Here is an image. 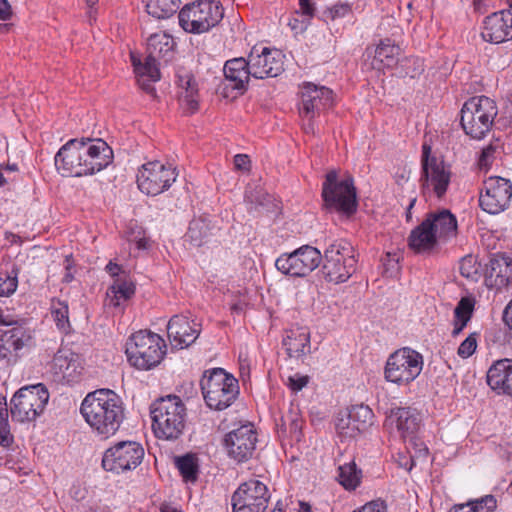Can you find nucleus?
Segmentation results:
<instances>
[{"label":"nucleus","mask_w":512,"mask_h":512,"mask_svg":"<svg viewBox=\"0 0 512 512\" xmlns=\"http://www.w3.org/2000/svg\"><path fill=\"white\" fill-rule=\"evenodd\" d=\"M299 5L303 15L308 17L314 15V3L311 0H299Z\"/></svg>","instance_id":"nucleus-57"},{"label":"nucleus","mask_w":512,"mask_h":512,"mask_svg":"<svg viewBox=\"0 0 512 512\" xmlns=\"http://www.w3.org/2000/svg\"><path fill=\"white\" fill-rule=\"evenodd\" d=\"M144 457V448L135 441H121L108 448L102 458V467L116 474L138 467Z\"/></svg>","instance_id":"nucleus-15"},{"label":"nucleus","mask_w":512,"mask_h":512,"mask_svg":"<svg viewBox=\"0 0 512 512\" xmlns=\"http://www.w3.org/2000/svg\"><path fill=\"white\" fill-rule=\"evenodd\" d=\"M234 165L238 170L246 171L250 166V159L245 154H237L234 156Z\"/></svg>","instance_id":"nucleus-56"},{"label":"nucleus","mask_w":512,"mask_h":512,"mask_svg":"<svg viewBox=\"0 0 512 512\" xmlns=\"http://www.w3.org/2000/svg\"><path fill=\"white\" fill-rule=\"evenodd\" d=\"M176 177L172 166L152 161L143 164L138 170L137 185L143 193L156 196L168 189L175 182Z\"/></svg>","instance_id":"nucleus-17"},{"label":"nucleus","mask_w":512,"mask_h":512,"mask_svg":"<svg viewBox=\"0 0 512 512\" xmlns=\"http://www.w3.org/2000/svg\"><path fill=\"white\" fill-rule=\"evenodd\" d=\"M152 429L158 439L174 441L180 438L186 426V407L180 397L168 395L150 406Z\"/></svg>","instance_id":"nucleus-3"},{"label":"nucleus","mask_w":512,"mask_h":512,"mask_svg":"<svg viewBox=\"0 0 512 512\" xmlns=\"http://www.w3.org/2000/svg\"><path fill=\"white\" fill-rule=\"evenodd\" d=\"M109 291L112 293L110 304L119 307L121 301H126L135 294V284L128 277L116 278Z\"/></svg>","instance_id":"nucleus-39"},{"label":"nucleus","mask_w":512,"mask_h":512,"mask_svg":"<svg viewBox=\"0 0 512 512\" xmlns=\"http://www.w3.org/2000/svg\"><path fill=\"white\" fill-rule=\"evenodd\" d=\"M165 354V341L151 331H137L129 337L126 343L128 362L139 370H150L156 367Z\"/></svg>","instance_id":"nucleus-4"},{"label":"nucleus","mask_w":512,"mask_h":512,"mask_svg":"<svg viewBox=\"0 0 512 512\" xmlns=\"http://www.w3.org/2000/svg\"><path fill=\"white\" fill-rule=\"evenodd\" d=\"M485 283L489 288L501 290L512 284V259L508 256L493 255L487 266Z\"/></svg>","instance_id":"nucleus-26"},{"label":"nucleus","mask_w":512,"mask_h":512,"mask_svg":"<svg viewBox=\"0 0 512 512\" xmlns=\"http://www.w3.org/2000/svg\"><path fill=\"white\" fill-rule=\"evenodd\" d=\"M449 512H473V508L471 504L465 503V504H456L454 505Z\"/></svg>","instance_id":"nucleus-63"},{"label":"nucleus","mask_w":512,"mask_h":512,"mask_svg":"<svg viewBox=\"0 0 512 512\" xmlns=\"http://www.w3.org/2000/svg\"><path fill=\"white\" fill-rule=\"evenodd\" d=\"M175 463L185 482L194 483L197 480L199 468L194 455L187 454L177 457Z\"/></svg>","instance_id":"nucleus-41"},{"label":"nucleus","mask_w":512,"mask_h":512,"mask_svg":"<svg viewBox=\"0 0 512 512\" xmlns=\"http://www.w3.org/2000/svg\"><path fill=\"white\" fill-rule=\"evenodd\" d=\"M373 417V411L369 406L355 405L347 411L338 413L335 419V428L340 437L352 439L372 425Z\"/></svg>","instance_id":"nucleus-19"},{"label":"nucleus","mask_w":512,"mask_h":512,"mask_svg":"<svg viewBox=\"0 0 512 512\" xmlns=\"http://www.w3.org/2000/svg\"><path fill=\"white\" fill-rule=\"evenodd\" d=\"M69 309L68 305L65 302L60 300L53 302L52 304V316L56 323V326L64 333H67L70 330V322H69Z\"/></svg>","instance_id":"nucleus-42"},{"label":"nucleus","mask_w":512,"mask_h":512,"mask_svg":"<svg viewBox=\"0 0 512 512\" xmlns=\"http://www.w3.org/2000/svg\"><path fill=\"white\" fill-rule=\"evenodd\" d=\"M180 0H145V8L149 15L157 19H167L179 9Z\"/></svg>","instance_id":"nucleus-37"},{"label":"nucleus","mask_w":512,"mask_h":512,"mask_svg":"<svg viewBox=\"0 0 512 512\" xmlns=\"http://www.w3.org/2000/svg\"><path fill=\"white\" fill-rule=\"evenodd\" d=\"M175 42L165 32L154 33L147 40L148 57H152V64H157V59L169 61L173 54Z\"/></svg>","instance_id":"nucleus-33"},{"label":"nucleus","mask_w":512,"mask_h":512,"mask_svg":"<svg viewBox=\"0 0 512 512\" xmlns=\"http://www.w3.org/2000/svg\"><path fill=\"white\" fill-rule=\"evenodd\" d=\"M300 115L303 118L313 119L321 110L332 105V90L325 86H318L307 82L301 87Z\"/></svg>","instance_id":"nucleus-22"},{"label":"nucleus","mask_w":512,"mask_h":512,"mask_svg":"<svg viewBox=\"0 0 512 512\" xmlns=\"http://www.w3.org/2000/svg\"><path fill=\"white\" fill-rule=\"evenodd\" d=\"M424 222H430L431 231L438 241H447L457 234V219L447 209L427 214Z\"/></svg>","instance_id":"nucleus-28"},{"label":"nucleus","mask_w":512,"mask_h":512,"mask_svg":"<svg viewBox=\"0 0 512 512\" xmlns=\"http://www.w3.org/2000/svg\"><path fill=\"white\" fill-rule=\"evenodd\" d=\"M257 443L258 433L251 423L233 429L223 439L228 457L236 463H245L253 458Z\"/></svg>","instance_id":"nucleus-16"},{"label":"nucleus","mask_w":512,"mask_h":512,"mask_svg":"<svg viewBox=\"0 0 512 512\" xmlns=\"http://www.w3.org/2000/svg\"><path fill=\"white\" fill-rule=\"evenodd\" d=\"M474 305V299L470 297L461 298L454 309V317L458 319H465L466 317L467 321H470L473 314Z\"/></svg>","instance_id":"nucleus-44"},{"label":"nucleus","mask_w":512,"mask_h":512,"mask_svg":"<svg viewBox=\"0 0 512 512\" xmlns=\"http://www.w3.org/2000/svg\"><path fill=\"white\" fill-rule=\"evenodd\" d=\"M269 196L265 193H263L261 190H248L245 194V199L248 203L255 205V209L258 208V206H265L266 202L268 201Z\"/></svg>","instance_id":"nucleus-49"},{"label":"nucleus","mask_w":512,"mask_h":512,"mask_svg":"<svg viewBox=\"0 0 512 512\" xmlns=\"http://www.w3.org/2000/svg\"><path fill=\"white\" fill-rule=\"evenodd\" d=\"M354 512H386V505L381 500H373Z\"/></svg>","instance_id":"nucleus-52"},{"label":"nucleus","mask_w":512,"mask_h":512,"mask_svg":"<svg viewBox=\"0 0 512 512\" xmlns=\"http://www.w3.org/2000/svg\"><path fill=\"white\" fill-rule=\"evenodd\" d=\"M421 415L412 407L391 408L386 416V425L395 427L404 439L413 438L421 426Z\"/></svg>","instance_id":"nucleus-24"},{"label":"nucleus","mask_w":512,"mask_h":512,"mask_svg":"<svg viewBox=\"0 0 512 512\" xmlns=\"http://www.w3.org/2000/svg\"><path fill=\"white\" fill-rule=\"evenodd\" d=\"M351 12L349 4H336L334 5L329 13L332 19L343 18Z\"/></svg>","instance_id":"nucleus-54"},{"label":"nucleus","mask_w":512,"mask_h":512,"mask_svg":"<svg viewBox=\"0 0 512 512\" xmlns=\"http://www.w3.org/2000/svg\"><path fill=\"white\" fill-rule=\"evenodd\" d=\"M168 337L174 347L183 349L196 341L200 334V324L190 322L186 316L174 315L167 325Z\"/></svg>","instance_id":"nucleus-25"},{"label":"nucleus","mask_w":512,"mask_h":512,"mask_svg":"<svg viewBox=\"0 0 512 512\" xmlns=\"http://www.w3.org/2000/svg\"><path fill=\"white\" fill-rule=\"evenodd\" d=\"M487 383L498 393L512 395V360L496 361L487 372Z\"/></svg>","instance_id":"nucleus-29"},{"label":"nucleus","mask_w":512,"mask_h":512,"mask_svg":"<svg viewBox=\"0 0 512 512\" xmlns=\"http://www.w3.org/2000/svg\"><path fill=\"white\" fill-rule=\"evenodd\" d=\"M322 274L335 284L346 282L356 271V256L352 245L340 240L331 243L322 257Z\"/></svg>","instance_id":"nucleus-8"},{"label":"nucleus","mask_w":512,"mask_h":512,"mask_svg":"<svg viewBox=\"0 0 512 512\" xmlns=\"http://www.w3.org/2000/svg\"><path fill=\"white\" fill-rule=\"evenodd\" d=\"M460 273L471 281H478L481 276V264L477 262L475 257L466 256L460 262Z\"/></svg>","instance_id":"nucleus-43"},{"label":"nucleus","mask_w":512,"mask_h":512,"mask_svg":"<svg viewBox=\"0 0 512 512\" xmlns=\"http://www.w3.org/2000/svg\"><path fill=\"white\" fill-rule=\"evenodd\" d=\"M270 498L271 494L265 483L250 479L233 492L232 512H265Z\"/></svg>","instance_id":"nucleus-14"},{"label":"nucleus","mask_w":512,"mask_h":512,"mask_svg":"<svg viewBox=\"0 0 512 512\" xmlns=\"http://www.w3.org/2000/svg\"><path fill=\"white\" fill-rule=\"evenodd\" d=\"M106 271L114 280L120 277H128L126 272L117 263H113L112 261L106 265Z\"/></svg>","instance_id":"nucleus-55"},{"label":"nucleus","mask_w":512,"mask_h":512,"mask_svg":"<svg viewBox=\"0 0 512 512\" xmlns=\"http://www.w3.org/2000/svg\"><path fill=\"white\" fill-rule=\"evenodd\" d=\"M65 275L63 277V282L70 283L74 279V275L72 273V255H67L65 258Z\"/></svg>","instance_id":"nucleus-58"},{"label":"nucleus","mask_w":512,"mask_h":512,"mask_svg":"<svg viewBox=\"0 0 512 512\" xmlns=\"http://www.w3.org/2000/svg\"><path fill=\"white\" fill-rule=\"evenodd\" d=\"M503 320L505 324L512 329V300L509 302V304L506 306L504 312H503Z\"/></svg>","instance_id":"nucleus-62"},{"label":"nucleus","mask_w":512,"mask_h":512,"mask_svg":"<svg viewBox=\"0 0 512 512\" xmlns=\"http://www.w3.org/2000/svg\"><path fill=\"white\" fill-rule=\"evenodd\" d=\"M512 197V185L508 179L493 176L484 181L479 197L480 207L489 214L504 211Z\"/></svg>","instance_id":"nucleus-18"},{"label":"nucleus","mask_w":512,"mask_h":512,"mask_svg":"<svg viewBox=\"0 0 512 512\" xmlns=\"http://www.w3.org/2000/svg\"><path fill=\"white\" fill-rule=\"evenodd\" d=\"M409 247L416 253H429L438 243V239L431 231L430 222L422 221L415 227L408 237Z\"/></svg>","instance_id":"nucleus-32"},{"label":"nucleus","mask_w":512,"mask_h":512,"mask_svg":"<svg viewBox=\"0 0 512 512\" xmlns=\"http://www.w3.org/2000/svg\"><path fill=\"white\" fill-rule=\"evenodd\" d=\"M450 166L443 159L431 155L428 144L422 146L420 188L424 196L435 195L438 199L445 196L451 182Z\"/></svg>","instance_id":"nucleus-7"},{"label":"nucleus","mask_w":512,"mask_h":512,"mask_svg":"<svg viewBox=\"0 0 512 512\" xmlns=\"http://www.w3.org/2000/svg\"><path fill=\"white\" fill-rule=\"evenodd\" d=\"M14 441L13 435L10 432L9 423L0 425V445L4 448H9Z\"/></svg>","instance_id":"nucleus-53"},{"label":"nucleus","mask_w":512,"mask_h":512,"mask_svg":"<svg viewBox=\"0 0 512 512\" xmlns=\"http://www.w3.org/2000/svg\"><path fill=\"white\" fill-rule=\"evenodd\" d=\"M48 400L49 392L41 383L20 388L10 401L12 419L21 423L34 421L43 413Z\"/></svg>","instance_id":"nucleus-11"},{"label":"nucleus","mask_w":512,"mask_h":512,"mask_svg":"<svg viewBox=\"0 0 512 512\" xmlns=\"http://www.w3.org/2000/svg\"><path fill=\"white\" fill-rule=\"evenodd\" d=\"M361 478L362 471L357 468L354 461L340 465L338 468V482L348 491L355 490L360 485Z\"/></svg>","instance_id":"nucleus-40"},{"label":"nucleus","mask_w":512,"mask_h":512,"mask_svg":"<svg viewBox=\"0 0 512 512\" xmlns=\"http://www.w3.org/2000/svg\"><path fill=\"white\" fill-rule=\"evenodd\" d=\"M251 75L257 79L276 77L283 71L282 54L279 50L254 46L249 55Z\"/></svg>","instance_id":"nucleus-20"},{"label":"nucleus","mask_w":512,"mask_h":512,"mask_svg":"<svg viewBox=\"0 0 512 512\" xmlns=\"http://www.w3.org/2000/svg\"><path fill=\"white\" fill-rule=\"evenodd\" d=\"M180 86L183 91L180 93L179 100L186 113H194L198 110V90L195 80L186 76L180 79Z\"/></svg>","instance_id":"nucleus-36"},{"label":"nucleus","mask_w":512,"mask_h":512,"mask_svg":"<svg viewBox=\"0 0 512 512\" xmlns=\"http://www.w3.org/2000/svg\"><path fill=\"white\" fill-rule=\"evenodd\" d=\"M180 26L189 33L201 34L216 26L223 18L218 2L200 0L184 6L178 15Z\"/></svg>","instance_id":"nucleus-9"},{"label":"nucleus","mask_w":512,"mask_h":512,"mask_svg":"<svg viewBox=\"0 0 512 512\" xmlns=\"http://www.w3.org/2000/svg\"><path fill=\"white\" fill-rule=\"evenodd\" d=\"M478 333H471L458 347L457 354L462 359L472 356L477 348Z\"/></svg>","instance_id":"nucleus-46"},{"label":"nucleus","mask_w":512,"mask_h":512,"mask_svg":"<svg viewBox=\"0 0 512 512\" xmlns=\"http://www.w3.org/2000/svg\"><path fill=\"white\" fill-rule=\"evenodd\" d=\"M322 261L321 252L310 245H303L291 253L281 254L275 261L276 269L284 275L305 277Z\"/></svg>","instance_id":"nucleus-13"},{"label":"nucleus","mask_w":512,"mask_h":512,"mask_svg":"<svg viewBox=\"0 0 512 512\" xmlns=\"http://www.w3.org/2000/svg\"><path fill=\"white\" fill-rule=\"evenodd\" d=\"M131 62L139 87L147 94L155 96L156 90L153 83L160 79L158 65L152 64V57L148 56L142 63L140 57L134 53H131Z\"/></svg>","instance_id":"nucleus-27"},{"label":"nucleus","mask_w":512,"mask_h":512,"mask_svg":"<svg viewBox=\"0 0 512 512\" xmlns=\"http://www.w3.org/2000/svg\"><path fill=\"white\" fill-rule=\"evenodd\" d=\"M210 235V221L205 218H196L190 222L185 237L186 241H189L193 246L200 247Z\"/></svg>","instance_id":"nucleus-38"},{"label":"nucleus","mask_w":512,"mask_h":512,"mask_svg":"<svg viewBox=\"0 0 512 512\" xmlns=\"http://www.w3.org/2000/svg\"><path fill=\"white\" fill-rule=\"evenodd\" d=\"M282 426L286 429H289L291 436L299 441L301 437V427L302 422L297 413H291L286 417L282 418Z\"/></svg>","instance_id":"nucleus-45"},{"label":"nucleus","mask_w":512,"mask_h":512,"mask_svg":"<svg viewBox=\"0 0 512 512\" xmlns=\"http://www.w3.org/2000/svg\"><path fill=\"white\" fill-rule=\"evenodd\" d=\"M322 197L327 208L335 209L347 216L355 213L357 209L353 179L348 177L339 181L335 170L326 174V179L322 185Z\"/></svg>","instance_id":"nucleus-12"},{"label":"nucleus","mask_w":512,"mask_h":512,"mask_svg":"<svg viewBox=\"0 0 512 512\" xmlns=\"http://www.w3.org/2000/svg\"><path fill=\"white\" fill-rule=\"evenodd\" d=\"M11 6L7 0H0V19L6 21L11 17Z\"/></svg>","instance_id":"nucleus-59"},{"label":"nucleus","mask_w":512,"mask_h":512,"mask_svg":"<svg viewBox=\"0 0 512 512\" xmlns=\"http://www.w3.org/2000/svg\"><path fill=\"white\" fill-rule=\"evenodd\" d=\"M4 349H13L15 356L23 348L30 347L33 344V332L26 326V320L20 325L6 330L2 335Z\"/></svg>","instance_id":"nucleus-31"},{"label":"nucleus","mask_w":512,"mask_h":512,"mask_svg":"<svg viewBox=\"0 0 512 512\" xmlns=\"http://www.w3.org/2000/svg\"><path fill=\"white\" fill-rule=\"evenodd\" d=\"M308 383V376H303L300 374H295L288 378V384L291 390L294 392H298L302 390Z\"/></svg>","instance_id":"nucleus-51"},{"label":"nucleus","mask_w":512,"mask_h":512,"mask_svg":"<svg viewBox=\"0 0 512 512\" xmlns=\"http://www.w3.org/2000/svg\"><path fill=\"white\" fill-rule=\"evenodd\" d=\"M8 423V408L5 398L0 399V425Z\"/></svg>","instance_id":"nucleus-61"},{"label":"nucleus","mask_w":512,"mask_h":512,"mask_svg":"<svg viewBox=\"0 0 512 512\" xmlns=\"http://www.w3.org/2000/svg\"><path fill=\"white\" fill-rule=\"evenodd\" d=\"M282 343L289 357L300 358L310 352V333L304 328L291 330Z\"/></svg>","instance_id":"nucleus-34"},{"label":"nucleus","mask_w":512,"mask_h":512,"mask_svg":"<svg viewBox=\"0 0 512 512\" xmlns=\"http://www.w3.org/2000/svg\"><path fill=\"white\" fill-rule=\"evenodd\" d=\"M25 319L19 318L18 316L9 312H0V325L7 327H15L24 322Z\"/></svg>","instance_id":"nucleus-50"},{"label":"nucleus","mask_w":512,"mask_h":512,"mask_svg":"<svg viewBox=\"0 0 512 512\" xmlns=\"http://www.w3.org/2000/svg\"><path fill=\"white\" fill-rule=\"evenodd\" d=\"M423 365V356L419 352L410 347H403L388 357L384 377L388 382L406 385L420 375Z\"/></svg>","instance_id":"nucleus-10"},{"label":"nucleus","mask_w":512,"mask_h":512,"mask_svg":"<svg viewBox=\"0 0 512 512\" xmlns=\"http://www.w3.org/2000/svg\"><path fill=\"white\" fill-rule=\"evenodd\" d=\"M200 385L207 406L217 411L231 406L239 395L238 380L222 368L206 372Z\"/></svg>","instance_id":"nucleus-5"},{"label":"nucleus","mask_w":512,"mask_h":512,"mask_svg":"<svg viewBox=\"0 0 512 512\" xmlns=\"http://www.w3.org/2000/svg\"><path fill=\"white\" fill-rule=\"evenodd\" d=\"M469 503L473 508V512H493L497 507V501L492 495H487Z\"/></svg>","instance_id":"nucleus-48"},{"label":"nucleus","mask_w":512,"mask_h":512,"mask_svg":"<svg viewBox=\"0 0 512 512\" xmlns=\"http://www.w3.org/2000/svg\"><path fill=\"white\" fill-rule=\"evenodd\" d=\"M18 286L17 274H6L5 277L0 276V296H10L16 291Z\"/></svg>","instance_id":"nucleus-47"},{"label":"nucleus","mask_w":512,"mask_h":512,"mask_svg":"<svg viewBox=\"0 0 512 512\" xmlns=\"http://www.w3.org/2000/svg\"><path fill=\"white\" fill-rule=\"evenodd\" d=\"M481 37L484 41L499 44L512 39V12L503 9L493 12L483 20Z\"/></svg>","instance_id":"nucleus-23"},{"label":"nucleus","mask_w":512,"mask_h":512,"mask_svg":"<svg viewBox=\"0 0 512 512\" xmlns=\"http://www.w3.org/2000/svg\"><path fill=\"white\" fill-rule=\"evenodd\" d=\"M495 149L492 146H488L487 148L483 149L481 157H480V163L486 164L487 161L492 157Z\"/></svg>","instance_id":"nucleus-64"},{"label":"nucleus","mask_w":512,"mask_h":512,"mask_svg":"<svg viewBox=\"0 0 512 512\" xmlns=\"http://www.w3.org/2000/svg\"><path fill=\"white\" fill-rule=\"evenodd\" d=\"M52 371L59 381L69 383L80 373L79 363L73 353L58 351L52 361Z\"/></svg>","instance_id":"nucleus-30"},{"label":"nucleus","mask_w":512,"mask_h":512,"mask_svg":"<svg viewBox=\"0 0 512 512\" xmlns=\"http://www.w3.org/2000/svg\"><path fill=\"white\" fill-rule=\"evenodd\" d=\"M80 413L101 439L113 436L124 420L122 400L111 389H98L88 393L81 403Z\"/></svg>","instance_id":"nucleus-2"},{"label":"nucleus","mask_w":512,"mask_h":512,"mask_svg":"<svg viewBox=\"0 0 512 512\" xmlns=\"http://www.w3.org/2000/svg\"><path fill=\"white\" fill-rule=\"evenodd\" d=\"M113 150L102 139H71L55 155V166L62 176L93 175L109 166Z\"/></svg>","instance_id":"nucleus-1"},{"label":"nucleus","mask_w":512,"mask_h":512,"mask_svg":"<svg viewBox=\"0 0 512 512\" xmlns=\"http://www.w3.org/2000/svg\"><path fill=\"white\" fill-rule=\"evenodd\" d=\"M223 72V96L235 98L238 94H243L252 76L249 60L243 57L230 59L226 61Z\"/></svg>","instance_id":"nucleus-21"},{"label":"nucleus","mask_w":512,"mask_h":512,"mask_svg":"<svg viewBox=\"0 0 512 512\" xmlns=\"http://www.w3.org/2000/svg\"><path fill=\"white\" fill-rule=\"evenodd\" d=\"M400 47L390 39L382 40L374 50L372 67L377 70L391 68L398 62Z\"/></svg>","instance_id":"nucleus-35"},{"label":"nucleus","mask_w":512,"mask_h":512,"mask_svg":"<svg viewBox=\"0 0 512 512\" xmlns=\"http://www.w3.org/2000/svg\"><path fill=\"white\" fill-rule=\"evenodd\" d=\"M468 322L469 321H467L466 317H465V319H458V318L454 317V320H453L454 327L452 330V336L453 337L458 336L463 331V329L466 327Z\"/></svg>","instance_id":"nucleus-60"},{"label":"nucleus","mask_w":512,"mask_h":512,"mask_svg":"<svg viewBox=\"0 0 512 512\" xmlns=\"http://www.w3.org/2000/svg\"><path fill=\"white\" fill-rule=\"evenodd\" d=\"M498 110L495 102L486 97H472L462 107L461 126L474 139H482L491 129Z\"/></svg>","instance_id":"nucleus-6"}]
</instances>
